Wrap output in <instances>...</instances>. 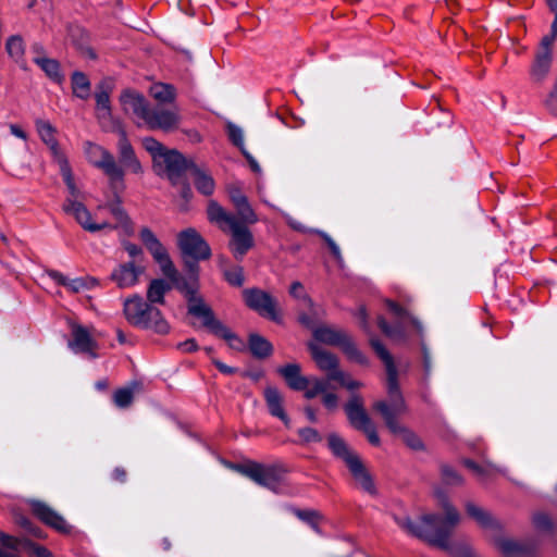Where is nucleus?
I'll list each match as a JSON object with an SVG mask.
<instances>
[{"label":"nucleus","mask_w":557,"mask_h":557,"mask_svg":"<svg viewBox=\"0 0 557 557\" xmlns=\"http://www.w3.org/2000/svg\"><path fill=\"white\" fill-rule=\"evenodd\" d=\"M435 496L444 510V518L436 515H423L413 521L407 516H401L395 518L396 523L407 534L445 549L454 557H472L468 546H459L449 541L453 529L460 521L459 512L443 492L436 491Z\"/></svg>","instance_id":"f257e3e1"},{"label":"nucleus","mask_w":557,"mask_h":557,"mask_svg":"<svg viewBox=\"0 0 557 557\" xmlns=\"http://www.w3.org/2000/svg\"><path fill=\"white\" fill-rule=\"evenodd\" d=\"M370 344L385 364L388 395L387 400L375 401L373 409L382 416L386 426L393 434L400 436L409 447L420 449L422 448L420 438L413 432L401 425L397 420L398 417L407 413L408 406L398 384L397 369L393 361V357L377 338H370Z\"/></svg>","instance_id":"f03ea898"},{"label":"nucleus","mask_w":557,"mask_h":557,"mask_svg":"<svg viewBox=\"0 0 557 557\" xmlns=\"http://www.w3.org/2000/svg\"><path fill=\"white\" fill-rule=\"evenodd\" d=\"M210 223L215 224L223 233L230 235L227 247L233 257L240 261L255 246V238L248 225L224 213V208L214 200H210L207 208Z\"/></svg>","instance_id":"7ed1b4c3"},{"label":"nucleus","mask_w":557,"mask_h":557,"mask_svg":"<svg viewBox=\"0 0 557 557\" xmlns=\"http://www.w3.org/2000/svg\"><path fill=\"white\" fill-rule=\"evenodd\" d=\"M141 143L152 158L157 174L166 175L173 184H176L185 172H190L191 164H195L191 159H186L177 150L168 149L153 137H145Z\"/></svg>","instance_id":"20e7f679"},{"label":"nucleus","mask_w":557,"mask_h":557,"mask_svg":"<svg viewBox=\"0 0 557 557\" xmlns=\"http://www.w3.org/2000/svg\"><path fill=\"white\" fill-rule=\"evenodd\" d=\"M58 165L69 191V196L63 205L64 212L73 215L77 223L87 232L95 233L109 227L110 225L106 221L99 223L91 221L90 212L81 201L82 193L74 182L69 161H62Z\"/></svg>","instance_id":"39448f33"},{"label":"nucleus","mask_w":557,"mask_h":557,"mask_svg":"<svg viewBox=\"0 0 557 557\" xmlns=\"http://www.w3.org/2000/svg\"><path fill=\"white\" fill-rule=\"evenodd\" d=\"M123 311L126 320L135 326L152 330L158 334H166L170 331L161 311L145 302L139 295L126 298Z\"/></svg>","instance_id":"423d86ee"},{"label":"nucleus","mask_w":557,"mask_h":557,"mask_svg":"<svg viewBox=\"0 0 557 557\" xmlns=\"http://www.w3.org/2000/svg\"><path fill=\"white\" fill-rule=\"evenodd\" d=\"M327 443L333 455L345 462L356 483L370 495L376 494L373 479L359 456L336 434H330Z\"/></svg>","instance_id":"0eeeda50"},{"label":"nucleus","mask_w":557,"mask_h":557,"mask_svg":"<svg viewBox=\"0 0 557 557\" xmlns=\"http://www.w3.org/2000/svg\"><path fill=\"white\" fill-rule=\"evenodd\" d=\"M190 281L181 275L178 280L171 282V284L187 297L188 313L201 319L202 324L215 334L223 323L215 319L212 310L197 296V269L194 264H190Z\"/></svg>","instance_id":"6e6552de"},{"label":"nucleus","mask_w":557,"mask_h":557,"mask_svg":"<svg viewBox=\"0 0 557 557\" xmlns=\"http://www.w3.org/2000/svg\"><path fill=\"white\" fill-rule=\"evenodd\" d=\"M309 348L318 368L326 373L325 380L330 382L335 381L348 391H355L362 386L360 381L352 379L348 373L338 368V359L335 355L315 344H311Z\"/></svg>","instance_id":"1a4fd4ad"},{"label":"nucleus","mask_w":557,"mask_h":557,"mask_svg":"<svg viewBox=\"0 0 557 557\" xmlns=\"http://www.w3.org/2000/svg\"><path fill=\"white\" fill-rule=\"evenodd\" d=\"M177 245L182 255L193 260L185 262L188 269V277L186 280L190 281V264H194L198 270L197 261L206 260L211 256L210 247L195 228L182 231L177 235Z\"/></svg>","instance_id":"9d476101"},{"label":"nucleus","mask_w":557,"mask_h":557,"mask_svg":"<svg viewBox=\"0 0 557 557\" xmlns=\"http://www.w3.org/2000/svg\"><path fill=\"white\" fill-rule=\"evenodd\" d=\"M139 238L150 252L153 260L158 263L162 274L170 281L178 280L181 274L172 262L166 249L149 227H143L139 232Z\"/></svg>","instance_id":"9b49d317"},{"label":"nucleus","mask_w":557,"mask_h":557,"mask_svg":"<svg viewBox=\"0 0 557 557\" xmlns=\"http://www.w3.org/2000/svg\"><path fill=\"white\" fill-rule=\"evenodd\" d=\"M234 468L257 484L273 492L278 490L284 473L283 469L277 466H264L256 462L247 466H235Z\"/></svg>","instance_id":"f8f14e48"},{"label":"nucleus","mask_w":557,"mask_h":557,"mask_svg":"<svg viewBox=\"0 0 557 557\" xmlns=\"http://www.w3.org/2000/svg\"><path fill=\"white\" fill-rule=\"evenodd\" d=\"M85 154L89 163L100 169L111 182H120L123 180L124 172L114 160V157L104 148L87 143L85 145Z\"/></svg>","instance_id":"ddd939ff"},{"label":"nucleus","mask_w":557,"mask_h":557,"mask_svg":"<svg viewBox=\"0 0 557 557\" xmlns=\"http://www.w3.org/2000/svg\"><path fill=\"white\" fill-rule=\"evenodd\" d=\"M389 310L394 313L397 319L395 326H391L386 320L382 317L379 318L377 323L382 332L394 341L405 338V331L407 325H412L418 332H421V323L409 314L407 311L401 309L397 304L393 301L387 302Z\"/></svg>","instance_id":"4468645a"},{"label":"nucleus","mask_w":557,"mask_h":557,"mask_svg":"<svg viewBox=\"0 0 557 557\" xmlns=\"http://www.w3.org/2000/svg\"><path fill=\"white\" fill-rule=\"evenodd\" d=\"M146 267L141 261L129 260L119 263L111 272L110 280L119 288H131L139 283L140 276L145 273Z\"/></svg>","instance_id":"2eb2a0df"},{"label":"nucleus","mask_w":557,"mask_h":557,"mask_svg":"<svg viewBox=\"0 0 557 557\" xmlns=\"http://www.w3.org/2000/svg\"><path fill=\"white\" fill-rule=\"evenodd\" d=\"M180 116L175 109L157 107L148 110V114L143 123L150 129H162L171 132L177 128Z\"/></svg>","instance_id":"dca6fc26"},{"label":"nucleus","mask_w":557,"mask_h":557,"mask_svg":"<svg viewBox=\"0 0 557 557\" xmlns=\"http://www.w3.org/2000/svg\"><path fill=\"white\" fill-rule=\"evenodd\" d=\"M554 60L553 47L540 42L530 69V76L533 82H544L550 73Z\"/></svg>","instance_id":"f3484780"},{"label":"nucleus","mask_w":557,"mask_h":557,"mask_svg":"<svg viewBox=\"0 0 557 557\" xmlns=\"http://www.w3.org/2000/svg\"><path fill=\"white\" fill-rule=\"evenodd\" d=\"M244 297L247 306L261 315L275 321L278 319L275 300L268 293L260 289H246Z\"/></svg>","instance_id":"a211bd4d"},{"label":"nucleus","mask_w":557,"mask_h":557,"mask_svg":"<svg viewBox=\"0 0 557 557\" xmlns=\"http://www.w3.org/2000/svg\"><path fill=\"white\" fill-rule=\"evenodd\" d=\"M120 103L126 114L134 115L137 124L143 125L149 110V106L143 95L132 89H125L120 95Z\"/></svg>","instance_id":"6ab92c4d"},{"label":"nucleus","mask_w":557,"mask_h":557,"mask_svg":"<svg viewBox=\"0 0 557 557\" xmlns=\"http://www.w3.org/2000/svg\"><path fill=\"white\" fill-rule=\"evenodd\" d=\"M35 124L40 139L50 150L54 162L59 164L62 163V161H66L67 159L55 138L57 129L52 124L46 120H37Z\"/></svg>","instance_id":"aec40b11"},{"label":"nucleus","mask_w":557,"mask_h":557,"mask_svg":"<svg viewBox=\"0 0 557 557\" xmlns=\"http://www.w3.org/2000/svg\"><path fill=\"white\" fill-rule=\"evenodd\" d=\"M33 512L47 525L55 529L59 532L67 533L71 528L65 519L57 511L50 508L47 504L39 500L29 502Z\"/></svg>","instance_id":"412c9836"},{"label":"nucleus","mask_w":557,"mask_h":557,"mask_svg":"<svg viewBox=\"0 0 557 557\" xmlns=\"http://www.w3.org/2000/svg\"><path fill=\"white\" fill-rule=\"evenodd\" d=\"M69 347L76 354H88L91 358L97 357L94 351L97 344L89 332L82 325H73L72 339L69 342Z\"/></svg>","instance_id":"4be33fe9"},{"label":"nucleus","mask_w":557,"mask_h":557,"mask_svg":"<svg viewBox=\"0 0 557 557\" xmlns=\"http://www.w3.org/2000/svg\"><path fill=\"white\" fill-rule=\"evenodd\" d=\"M113 89V83L111 79L101 81L95 94L96 99V111L99 120H110L112 116L110 95Z\"/></svg>","instance_id":"5701e85b"},{"label":"nucleus","mask_w":557,"mask_h":557,"mask_svg":"<svg viewBox=\"0 0 557 557\" xmlns=\"http://www.w3.org/2000/svg\"><path fill=\"white\" fill-rule=\"evenodd\" d=\"M345 411L351 425L360 431L372 423L363 409L362 399L359 396L355 395L351 397L345 406Z\"/></svg>","instance_id":"b1692460"},{"label":"nucleus","mask_w":557,"mask_h":557,"mask_svg":"<svg viewBox=\"0 0 557 557\" xmlns=\"http://www.w3.org/2000/svg\"><path fill=\"white\" fill-rule=\"evenodd\" d=\"M263 394L269 412L288 426L290 420L284 410V397L280 391L274 386H268Z\"/></svg>","instance_id":"393cba45"},{"label":"nucleus","mask_w":557,"mask_h":557,"mask_svg":"<svg viewBox=\"0 0 557 557\" xmlns=\"http://www.w3.org/2000/svg\"><path fill=\"white\" fill-rule=\"evenodd\" d=\"M119 153L121 163L132 171L133 173H141L143 168L140 162L135 156L134 149L131 146L129 141L126 138V134L124 131H120V139H119Z\"/></svg>","instance_id":"a878e982"},{"label":"nucleus","mask_w":557,"mask_h":557,"mask_svg":"<svg viewBox=\"0 0 557 557\" xmlns=\"http://www.w3.org/2000/svg\"><path fill=\"white\" fill-rule=\"evenodd\" d=\"M300 372V366L297 363H288L277 369V373L283 376L287 385L294 391H304L309 386V379L301 375Z\"/></svg>","instance_id":"bb28decb"},{"label":"nucleus","mask_w":557,"mask_h":557,"mask_svg":"<svg viewBox=\"0 0 557 557\" xmlns=\"http://www.w3.org/2000/svg\"><path fill=\"white\" fill-rule=\"evenodd\" d=\"M71 42L76 47L81 54L88 59H96V53L89 46L88 34L81 27L75 26L69 29Z\"/></svg>","instance_id":"cd10ccee"},{"label":"nucleus","mask_w":557,"mask_h":557,"mask_svg":"<svg viewBox=\"0 0 557 557\" xmlns=\"http://www.w3.org/2000/svg\"><path fill=\"white\" fill-rule=\"evenodd\" d=\"M108 209L112 216L115 219L116 223L110 224L109 227H104L103 230H113V228H120L124 235L131 236L134 233L133 224L124 209L121 207L120 203H111L108 206Z\"/></svg>","instance_id":"c85d7f7f"},{"label":"nucleus","mask_w":557,"mask_h":557,"mask_svg":"<svg viewBox=\"0 0 557 557\" xmlns=\"http://www.w3.org/2000/svg\"><path fill=\"white\" fill-rule=\"evenodd\" d=\"M25 537L11 536L0 531V557H21Z\"/></svg>","instance_id":"c756f323"},{"label":"nucleus","mask_w":557,"mask_h":557,"mask_svg":"<svg viewBox=\"0 0 557 557\" xmlns=\"http://www.w3.org/2000/svg\"><path fill=\"white\" fill-rule=\"evenodd\" d=\"M189 174L193 176L194 184L199 193L206 196L213 194L215 184L210 174L201 170L197 164H191Z\"/></svg>","instance_id":"7c9ffc66"},{"label":"nucleus","mask_w":557,"mask_h":557,"mask_svg":"<svg viewBox=\"0 0 557 557\" xmlns=\"http://www.w3.org/2000/svg\"><path fill=\"white\" fill-rule=\"evenodd\" d=\"M234 208L236 211L235 213H231V212L226 211L225 209H224V213L244 225L249 226V225L257 223L258 216H257L256 212L253 211V209L251 208L248 199L240 203L235 205Z\"/></svg>","instance_id":"2f4dec72"},{"label":"nucleus","mask_w":557,"mask_h":557,"mask_svg":"<svg viewBox=\"0 0 557 557\" xmlns=\"http://www.w3.org/2000/svg\"><path fill=\"white\" fill-rule=\"evenodd\" d=\"M33 61L46 73V75L57 83H61L63 75L60 72V64L57 60L46 55H35Z\"/></svg>","instance_id":"473e14b6"},{"label":"nucleus","mask_w":557,"mask_h":557,"mask_svg":"<svg viewBox=\"0 0 557 557\" xmlns=\"http://www.w3.org/2000/svg\"><path fill=\"white\" fill-rule=\"evenodd\" d=\"M347 333L332 327H319L314 331V337L325 344L339 347Z\"/></svg>","instance_id":"72a5a7b5"},{"label":"nucleus","mask_w":557,"mask_h":557,"mask_svg":"<svg viewBox=\"0 0 557 557\" xmlns=\"http://www.w3.org/2000/svg\"><path fill=\"white\" fill-rule=\"evenodd\" d=\"M172 285L162 278L152 280L147 289V299L150 304H163L164 295Z\"/></svg>","instance_id":"f704fd0d"},{"label":"nucleus","mask_w":557,"mask_h":557,"mask_svg":"<svg viewBox=\"0 0 557 557\" xmlns=\"http://www.w3.org/2000/svg\"><path fill=\"white\" fill-rule=\"evenodd\" d=\"M71 79L73 94L81 99H88L91 89L88 77L82 72H74Z\"/></svg>","instance_id":"c9c22d12"},{"label":"nucleus","mask_w":557,"mask_h":557,"mask_svg":"<svg viewBox=\"0 0 557 557\" xmlns=\"http://www.w3.org/2000/svg\"><path fill=\"white\" fill-rule=\"evenodd\" d=\"M495 545L506 557H518L525 550L520 543L504 536L497 537Z\"/></svg>","instance_id":"e433bc0d"},{"label":"nucleus","mask_w":557,"mask_h":557,"mask_svg":"<svg viewBox=\"0 0 557 557\" xmlns=\"http://www.w3.org/2000/svg\"><path fill=\"white\" fill-rule=\"evenodd\" d=\"M249 348L251 354L257 358H265L272 352L271 343L258 334L250 335Z\"/></svg>","instance_id":"4c0bfd02"},{"label":"nucleus","mask_w":557,"mask_h":557,"mask_svg":"<svg viewBox=\"0 0 557 557\" xmlns=\"http://www.w3.org/2000/svg\"><path fill=\"white\" fill-rule=\"evenodd\" d=\"M466 510L468 515L473 518L481 527L483 528H493L496 525L494 519L491 517V515L482 509L481 507L476 506L473 503H467L466 504Z\"/></svg>","instance_id":"58836bf2"},{"label":"nucleus","mask_w":557,"mask_h":557,"mask_svg":"<svg viewBox=\"0 0 557 557\" xmlns=\"http://www.w3.org/2000/svg\"><path fill=\"white\" fill-rule=\"evenodd\" d=\"M150 95L160 103H170L175 99V91L171 85L158 83L150 87Z\"/></svg>","instance_id":"ea45409f"},{"label":"nucleus","mask_w":557,"mask_h":557,"mask_svg":"<svg viewBox=\"0 0 557 557\" xmlns=\"http://www.w3.org/2000/svg\"><path fill=\"white\" fill-rule=\"evenodd\" d=\"M8 54L16 62L21 61L25 53V44L20 35H13L5 42Z\"/></svg>","instance_id":"a19ab883"},{"label":"nucleus","mask_w":557,"mask_h":557,"mask_svg":"<svg viewBox=\"0 0 557 557\" xmlns=\"http://www.w3.org/2000/svg\"><path fill=\"white\" fill-rule=\"evenodd\" d=\"M339 348L347 355V357L356 362L364 363L366 358L362 355V352L358 349L355 342L350 337V335L347 333L345 336V339L339 345Z\"/></svg>","instance_id":"79ce46f5"},{"label":"nucleus","mask_w":557,"mask_h":557,"mask_svg":"<svg viewBox=\"0 0 557 557\" xmlns=\"http://www.w3.org/2000/svg\"><path fill=\"white\" fill-rule=\"evenodd\" d=\"M309 386L306 389H304L305 397L308 399H312L317 397L319 394H323L329 388H331L330 381L325 379L311 377L309 379Z\"/></svg>","instance_id":"37998d69"},{"label":"nucleus","mask_w":557,"mask_h":557,"mask_svg":"<svg viewBox=\"0 0 557 557\" xmlns=\"http://www.w3.org/2000/svg\"><path fill=\"white\" fill-rule=\"evenodd\" d=\"M214 335L225 339L233 349L240 350L245 346V343L224 324L219 326L218 332Z\"/></svg>","instance_id":"c03bdc74"},{"label":"nucleus","mask_w":557,"mask_h":557,"mask_svg":"<svg viewBox=\"0 0 557 557\" xmlns=\"http://www.w3.org/2000/svg\"><path fill=\"white\" fill-rule=\"evenodd\" d=\"M533 525L540 534H550L553 531V522L550 518L544 512H536L533 516Z\"/></svg>","instance_id":"a18cd8bd"},{"label":"nucleus","mask_w":557,"mask_h":557,"mask_svg":"<svg viewBox=\"0 0 557 557\" xmlns=\"http://www.w3.org/2000/svg\"><path fill=\"white\" fill-rule=\"evenodd\" d=\"M227 134L231 139V141L237 146L242 152H245V144H244V132L243 129L237 126L236 124L228 122L226 124Z\"/></svg>","instance_id":"49530a36"},{"label":"nucleus","mask_w":557,"mask_h":557,"mask_svg":"<svg viewBox=\"0 0 557 557\" xmlns=\"http://www.w3.org/2000/svg\"><path fill=\"white\" fill-rule=\"evenodd\" d=\"M134 387H125L114 393L113 399L117 407L125 408L133 401Z\"/></svg>","instance_id":"de8ad7c7"},{"label":"nucleus","mask_w":557,"mask_h":557,"mask_svg":"<svg viewBox=\"0 0 557 557\" xmlns=\"http://www.w3.org/2000/svg\"><path fill=\"white\" fill-rule=\"evenodd\" d=\"M295 515L302 520L304 522L308 523L317 533H320L319 529V513L314 510H295Z\"/></svg>","instance_id":"09e8293b"},{"label":"nucleus","mask_w":557,"mask_h":557,"mask_svg":"<svg viewBox=\"0 0 557 557\" xmlns=\"http://www.w3.org/2000/svg\"><path fill=\"white\" fill-rule=\"evenodd\" d=\"M442 480L446 485H460L462 484V478L449 466H442Z\"/></svg>","instance_id":"8fccbe9b"},{"label":"nucleus","mask_w":557,"mask_h":557,"mask_svg":"<svg viewBox=\"0 0 557 557\" xmlns=\"http://www.w3.org/2000/svg\"><path fill=\"white\" fill-rule=\"evenodd\" d=\"M14 521L17 525L23 528L28 534L35 536V537H42V532L35 527L28 518L22 515H15Z\"/></svg>","instance_id":"3c124183"},{"label":"nucleus","mask_w":557,"mask_h":557,"mask_svg":"<svg viewBox=\"0 0 557 557\" xmlns=\"http://www.w3.org/2000/svg\"><path fill=\"white\" fill-rule=\"evenodd\" d=\"M24 550L34 557H53L51 552L25 537Z\"/></svg>","instance_id":"603ef678"},{"label":"nucleus","mask_w":557,"mask_h":557,"mask_svg":"<svg viewBox=\"0 0 557 557\" xmlns=\"http://www.w3.org/2000/svg\"><path fill=\"white\" fill-rule=\"evenodd\" d=\"M96 283H97V281L95 278H92V277L71 278V283H69V290H71L73 293H78V292H81L83 289L91 288Z\"/></svg>","instance_id":"864d4df0"},{"label":"nucleus","mask_w":557,"mask_h":557,"mask_svg":"<svg viewBox=\"0 0 557 557\" xmlns=\"http://www.w3.org/2000/svg\"><path fill=\"white\" fill-rule=\"evenodd\" d=\"M224 276L226 281L234 286H242L244 284V273L243 268L234 267L224 272Z\"/></svg>","instance_id":"5fc2aeb1"},{"label":"nucleus","mask_w":557,"mask_h":557,"mask_svg":"<svg viewBox=\"0 0 557 557\" xmlns=\"http://www.w3.org/2000/svg\"><path fill=\"white\" fill-rule=\"evenodd\" d=\"M289 294L297 298V299H300L302 300L306 305L308 306H312V300L311 298L305 293V288H304V285L296 281L294 282L292 285H290V288H289Z\"/></svg>","instance_id":"6e6d98bb"},{"label":"nucleus","mask_w":557,"mask_h":557,"mask_svg":"<svg viewBox=\"0 0 557 557\" xmlns=\"http://www.w3.org/2000/svg\"><path fill=\"white\" fill-rule=\"evenodd\" d=\"M465 465L467 468L471 469L478 476L484 479L490 475L496 469L492 465L479 466L471 460H466Z\"/></svg>","instance_id":"4d7b16f0"},{"label":"nucleus","mask_w":557,"mask_h":557,"mask_svg":"<svg viewBox=\"0 0 557 557\" xmlns=\"http://www.w3.org/2000/svg\"><path fill=\"white\" fill-rule=\"evenodd\" d=\"M317 233L326 242L337 262L343 263V257L338 245L326 233L322 231H317Z\"/></svg>","instance_id":"13d9d810"},{"label":"nucleus","mask_w":557,"mask_h":557,"mask_svg":"<svg viewBox=\"0 0 557 557\" xmlns=\"http://www.w3.org/2000/svg\"><path fill=\"white\" fill-rule=\"evenodd\" d=\"M317 233L326 242L337 262L343 263V257L338 245L326 233L322 231H317Z\"/></svg>","instance_id":"bf43d9fd"},{"label":"nucleus","mask_w":557,"mask_h":557,"mask_svg":"<svg viewBox=\"0 0 557 557\" xmlns=\"http://www.w3.org/2000/svg\"><path fill=\"white\" fill-rule=\"evenodd\" d=\"M227 194H228V197H230L233 206L247 200V197L243 194L240 187L236 184L230 185L227 187Z\"/></svg>","instance_id":"052dcab7"},{"label":"nucleus","mask_w":557,"mask_h":557,"mask_svg":"<svg viewBox=\"0 0 557 557\" xmlns=\"http://www.w3.org/2000/svg\"><path fill=\"white\" fill-rule=\"evenodd\" d=\"M300 438L306 443L320 442L321 436L317 430L312 428H304L298 431Z\"/></svg>","instance_id":"680f3d73"},{"label":"nucleus","mask_w":557,"mask_h":557,"mask_svg":"<svg viewBox=\"0 0 557 557\" xmlns=\"http://www.w3.org/2000/svg\"><path fill=\"white\" fill-rule=\"evenodd\" d=\"M554 21L550 25V33L545 35L540 42L547 44L548 46L554 47V42L557 39V12L554 13Z\"/></svg>","instance_id":"e2e57ef3"},{"label":"nucleus","mask_w":557,"mask_h":557,"mask_svg":"<svg viewBox=\"0 0 557 557\" xmlns=\"http://www.w3.org/2000/svg\"><path fill=\"white\" fill-rule=\"evenodd\" d=\"M124 249L126 250V252L128 253V256L131 257V260H137V261H141L143 262V250L140 247H138L137 245L135 244H132V243H124Z\"/></svg>","instance_id":"0e129e2a"},{"label":"nucleus","mask_w":557,"mask_h":557,"mask_svg":"<svg viewBox=\"0 0 557 557\" xmlns=\"http://www.w3.org/2000/svg\"><path fill=\"white\" fill-rule=\"evenodd\" d=\"M322 403L329 410H334L337 408L338 398L334 393L327 389L322 394Z\"/></svg>","instance_id":"69168bd1"},{"label":"nucleus","mask_w":557,"mask_h":557,"mask_svg":"<svg viewBox=\"0 0 557 557\" xmlns=\"http://www.w3.org/2000/svg\"><path fill=\"white\" fill-rule=\"evenodd\" d=\"M361 431L367 435L368 441L372 445H374V446H379L380 445V437L377 435L376 429H375L373 423H371L370 425H368L367 428H364Z\"/></svg>","instance_id":"338daca9"},{"label":"nucleus","mask_w":557,"mask_h":557,"mask_svg":"<svg viewBox=\"0 0 557 557\" xmlns=\"http://www.w3.org/2000/svg\"><path fill=\"white\" fill-rule=\"evenodd\" d=\"M178 348L184 352H194L198 349V345L194 338H189L178 345Z\"/></svg>","instance_id":"774afa93"}]
</instances>
